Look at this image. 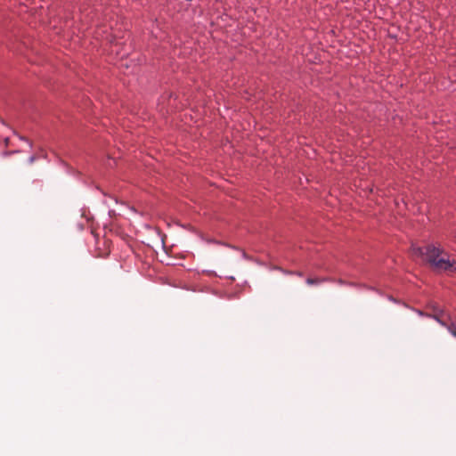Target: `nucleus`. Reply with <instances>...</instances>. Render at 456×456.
<instances>
[{
	"label": "nucleus",
	"mask_w": 456,
	"mask_h": 456,
	"mask_svg": "<svg viewBox=\"0 0 456 456\" xmlns=\"http://www.w3.org/2000/svg\"><path fill=\"white\" fill-rule=\"evenodd\" d=\"M412 255L421 256L438 272L455 273L456 260L451 258L443 248L435 245H428L426 248L413 247Z\"/></svg>",
	"instance_id": "f257e3e1"
},
{
	"label": "nucleus",
	"mask_w": 456,
	"mask_h": 456,
	"mask_svg": "<svg viewBox=\"0 0 456 456\" xmlns=\"http://www.w3.org/2000/svg\"><path fill=\"white\" fill-rule=\"evenodd\" d=\"M432 309H433V314H423L422 312H419V314L420 315H425V316H428V317H432L434 318L436 321H437L441 325L444 326L447 328V326H449L448 324H446L444 317L445 315V313L444 312V310L440 309L439 307L437 306H435L433 305L432 306Z\"/></svg>",
	"instance_id": "f03ea898"
},
{
	"label": "nucleus",
	"mask_w": 456,
	"mask_h": 456,
	"mask_svg": "<svg viewBox=\"0 0 456 456\" xmlns=\"http://www.w3.org/2000/svg\"><path fill=\"white\" fill-rule=\"evenodd\" d=\"M323 280L322 279H314V278H308L306 280V283L308 285H315V284H320L321 282H322Z\"/></svg>",
	"instance_id": "7ed1b4c3"
},
{
	"label": "nucleus",
	"mask_w": 456,
	"mask_h": 456,
	"mask_svg": "<svg viewBox=\"0 0 456 456\" xmlns=\"http://www.w3.org/2000/svg\"><path fill=\"white\" fill-rule=\"evenodd\" d=\"M447 330L450 331V333L456 338V324L451 323L449 326H447Z\"/></svg>",
	"instance_id": "20e7f679"
},
{
	"label": "nucleus",
	"mask_w": 456,
	"mask_h": 456,
	"mask_svg": "<svg viewBox=\"0 0 456 456\" xmlns=\"http://www.w3.org/2000/svg\"><path fill=\"white\" fill-rule=\"evenodd\" d=\"M35 160H36V157L35 156H31L29 158V159H28V162H29V164H32V163H34Z\"/></svg>",
	"instance_id": "39448f33"
}]
</instances>
